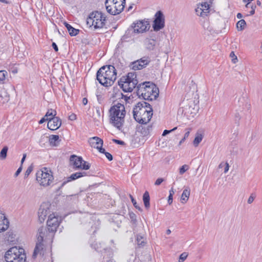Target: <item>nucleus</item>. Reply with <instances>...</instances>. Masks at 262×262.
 Segmentation results:
<instances>
[{"label":"nucleus","instance_id":"f8f14e48","mask_svg":"<svg viewBox=\"0 0 262 262\" xmlns=\"http://www.w3.org/2000/svg\"><path fill=\"white\" fill-rule=\"evenodd\" d=\"M51 204L49 202L42 203L38 209V216L40 223L44 222L47 216L51 213Z\"/></svg>","mask_w":262,"mask_h":262},{"label":"nucleus","instance_id":"4be33fe9","mask_svg":"<svg viewBox=\"0 0 262 262\" xmlns=\"http://www.w3.org/2000/svg\"><path fill=\"white\" fill-rule=\"evenodd\" d=\"M190 193V190L188 187L186 188L183 191L181 197V201L183 204H185L188 201Z\"/></svg>","mask_w":262,"mask_h":262},{"label":"nucleus","instance_id":"5701e85b","mask_svg":"<svg viewBox=\"0 0 262 262\" xmlns=\"http://www.w3.org/2000/svg\"><path fill=\"white\" fill-rule=\"evenodd\" d=\"M156 40L154 39L146 38L145 40V44L148 49L152 50L156 46Z\"/></svg>","mask_w":262,"mask_h":262},{"label":"nucleus","instance_id":"338daca9","mask_svg":"<svg viewBox=\"0 0 262 262\" xmlns=\"http://www.w3.org/2000/svg\"><path fill=\"white\" fill-rule=\"evenodd\" d=\"M132 6H130V7H129L128 9H132Z\"/></svg>","mask_w":262,"mask_h":262},{"label":"nucleus","instance_id":"2eb2a0df","mask_svg":"<svg viewBox=\"0 0 262 262\" xmlns=\"http://www.w3.org/2000/svg\"><path fill=\"white\" fill-rule=\"evenodd\" d=\"M90 144L92 147L97 148L100 152H104V149L102 148L103 140L97 137H94L90 139Z\"/></svg>","mask_w":262,"mask_h":262},{"label":"nucleus","instance_id":"a211bd4d","mask_svg":"<svg viewBox=\"0 0 262 262\" xmlns=\"http://www.w3.org/2000/svg\"><path fill=\"white\" fill-rule=\"evenodd\" d=\"M209 8V5L207 2H204L199 5L195 11L198 15L204 17L207 15Z\"/></svg>","mask_w":262,"mask_h":262},{"label":"nucleus","instance_id":"a19ab883","mask_svg":"<svg viewBox=\"0 0 262 262\" xmlns=\"http://www.w3.org/2000/svg\"><path fill=\"white\" fill-rule=\"evenodd\" d=\"M112 141L114 143L122 145H125L124 142H123V141H121V140L114 139L112 140Z\"/></svg>","mask_w":262,"mask_h":262},{"label":"nucleus","instance_id":"4c0bfd02","mask_svg":"<svg viewBox=\"0 0 262 262\" xmlns=\"http://www.w3.org/2000/svg\"><path fill=\"white\" fill-rule=\"evenodd\" d=\"M32 169H33V168L32 166H29L28 167L27 169L26 170V171H25V178H27L29 176V174L32 171Z\"/></svg>","mask_w":262,"mask_h":262},{"label":"nucleus","instance_id":"69168bd1","mask_svg":"<svg viewBox=\"0 0 262 262\" xmlns=\"http://www.w3.org/2000/svg\"><path fill=\"white\" fill-rule=\"evenodd\" d=\"M249 4V3H248L246 4V7H248Z\"/></svg>","mask_w":262,"mask_h":262},{"label":"nucleus","instance_id":"dca6fc26","mask_svg":"<svg viewBox=\"0 0 262 262\" xmlns=\"http://www.w3.org/2000/svg\"><path fill=\"white\" fill-rule=\"evenodd\" d=\"M61 125V119L58 117H55L49 119L47 126L49 129L54 130L59 128Z\"/></svg>","mask_w":262,"mask_h":262},{"label":"nucleus","instance_id":"473e14b6","mask_svg":"<svg viewBox=\"0 0 262 262\" xmlns=\"http://www.w3.org/2000/svg\"><path fill=\"white\" fill-rule=\"evenodd\" d=\"M189 169V166L185 164L181 167L179 169V173L180 174H183Z\"/></svg>","mask_w":262,"mask_h":262},{"label":"nucleus","instance_id":"2f4dec72","mask_svg":"<svg viewBox=\"0 0 262 262\" xmlns=\"http://www.w3.org/2000/svg\"><path fill=\"white\" fill-rule=\"evenodd\" d=\"M136 241L137 242V244L140 246H143L145 244L143 239V237L140 235H137Z\"/></svg>","mask_w":262,"mask_h":262},{"label":"nucleus","instance_id":"79ce46f5","mask_svg":"<svg viewBox=\"0 0 262 262\" xmlns=\"http://www.w3.org/2000/svg\"><path fill=\"white\" fill-rule=\"evenodd\" d=\"M164 181L163 178H158L155 182V185H159Z\"/></svg>","mask_w":262,"mask_h":262},{"label":"nucleus","instance_id":"a18cd8bd","mask_svg":"<svg viewBox=\"0 0 262 262\" xmlns=\"http://www.w3.org/2000/svg\"><path fill=\"white\" fill-rule=\"evenodd\" d=\"M230 57H234L235 56V58H233L232 59V61L234 62V63H235L236 62V60H237V57L236 56H235L234 53L233 52H232L230 54Z\"/></svg>","mask_w":262,"mask_h":262},{"label":"nucleus","instance_id":"ddd939ff","mask_svg":"<svg viewBox=\"0 0 262 262\" xmlns=\"http://www.w3.org/2000/svg\"><path fill=\"white\" fill-rule=\"evenodd\" d=\"M155 17L152 28L155 31H158L165 26L164 16L161 11H158L155 14Z\"/></svg>","mask_w":262,"mask_h":262},{"label":"nucleus","instance_id":"a878e982","mask_svg":"<svg viewBox=\"0 0 262 262\" xmlns=\"http://www.w3.org/2000/svg\"><path fill=\"white\" fill-rule=\"evenodd\" d=\"M143 201L145 206V207L146 209H149L150 207V196L148 191H146L143 195Z\"/></svg>","mask_w":262,"mask_h":262},{"label":"nucleus","instance_id":"20e7f679","mask_svg":"<svg viewBox=\"0 0 262 262\" xmlns=\"http://www.w3.org/2000/svg\"><path fill=\"white\" fill-rule=\"evenodd\" d=\"M116 77V70L112 65L104 66L97 73V80L101 85L106 87L112 85Z\"/></svg>","mask_w":262,"mask_h":262},{"label":"nucleus","instance_id":"58836bf2","mask_svg":"<svg viewBox=\"0 0 262 262\" xmlns=\"http://www.w3.org/2000/svg\"><path fill=\"white\" fill-rule=\"evenodd\" d=\"M177 127H174L173 129H171V130H164L163 133V134H162V136H166V135L168 134L169 133L175 130L176 129H177Z\"/></svg>","mask_w":262,"mask_h":262},{"label":"nucleus","instance_id":"603ef678","mask_svg":"<svg viewBox=\"0 0 262 262\" xmlns=\"http://www.w3.org/2000/svg\"><path fill=\"white\" fill-rule=\"evenodd\" d=\"M82 103L83 104V105H86L88 103V99L86 98H83Z\"/></svg>","mask_w":262,"mask_h":262},{"label":"nucleus","instance_id":"f704fd0d","mask_svg":"<svg viewBox=\"0 0 262 262\" xmlns=\"http://www.w3.org/2000/svg\"><path fill=\"white\" fill-rule=\"evenodd\" d=\"M8 75V73L5 70H2V71H0V80L1 81H4L5 78H6V76Z\"/></svg>","mask_w":262,"mask_h":262},{"label":"nucleus","instance_id":"c9c22d12","mask_svg":"<svg viewBox=\"0 0 262 262\" xmlns=\"http://www.w3.org/2000/svg\"><path fill=\"white\" fill-rule=\"evenodd\" d=\"M129 197L131 199V201H132V202L133 203L134 207L138 209L140 211H142V209L141 208H140V207L138 205L137 203L136 202V200L134 199V198L133 197V196L132 195H129Z\"/></svg>","mask_w":262,"mask_h":262},{"label":"nucleus","instance_id":"9d476101","mask_svg":"<svg viewBox=\"0 0 262 262\" xmlns=\"http://www.w3.org/2000/svg\"><path fill=\"white\" fill-rule=\"evenodd\" d=\"M70 162L75 169L88 170L90 167V164L84 161L81 157L72 155L70 157Z\"/></svg>","mask_w":262,"mask_h":262},{"label":"nucleus","instance_id":"72a5a7b5","mask_svg":"<svg viewBox=\"0 0 262 262\" xmlns=\"http://www.w3.org/2000/svg\"><path fill=\"white\" fill-rule=\"evenodd\" d=\"M188 254L187 252L182 253L179 257V262H183L187 258Z\"/></svg>","mask_w":262,"mask_h":262},{"label":"nucleus","instance_id":"6e6552de","mask_svg":"<svg viewBox=\"0 0 262 262\" xmlns=\"http://www.w3.org/2000/svg\"><path fill=\"white\" fill-rule=\"evenodd\" d=\"M105 17L100 12H93L87 18L86 23L90 27L94 26L95 29L102 28L105 24Z\"/></svg>","mask_w":262,"mask_h":262},{"label":"nucleus","instance_id":"13d9d810","mask_svg":"<svg viewBox=\"0 0 262 262\" xmlns=\"http://www.w3.org/2000/svg\"><path fill=\"white\" fill-rule=\"evenodd\" d=\"M237 17L238 18V19H240V18H242L243 17V15L240 13H237Z\"/></svg>","mask_w":262,"mask_h":262},{"label":"nucleus","instance_id":"1a4fd4ad","mask_svg":"<svg viewBox=\"0 0 262 262\" xmlns=\"http://www.w3.org/2000/svg\"><path fill=\"white\" fill-rule=\"evenodd\" d=\"M55 233V232L51 231L48 227H41L38 230L37 239L39 242H52Z\"/></svg>","mask_w":262,"mask_h":262},{"label":"nucleus","instance_id":"e433bc0d","mask_svg":"<svg viewBox=\"0 0 262 262\" xmlns=\"http://www.w3.org/2000/svg\"><path fill=\"white\" fill-rule=\"evenodd\" d=\"M190 129H187V132L185 133L184 137L179 142V145H181V144L185 140V139L188 137L190 134Z\"/></svg>","mask_w":262,"mask_h":262},{"label":"nucleus","instance_id":"0e129e2a","mask_svg":"<svg viewBox=\"0 0 262 262\" xmlns=\"http://www.w3.org/2000/svg\"><path fill=\"white\" fill-rule=\"evenodd\" d=\"M256 3H257V5L258 6H260L261 5V3L259 1H257Z\"/></svg>","mask_w":262,"mask_h":262},{"label":"nucleus","instance_id":"09e8293b","mask_svg":"<svg viewBox=\"0 0 262 262\" xmlns=\"http://www.w3.org/2000/svg\"><path fill=\"white\" fill-rule=\"evenodd\" d=\"M46 121H49V119H47L45 117H44L39 121V124H42L44 122H45Z\"/></svg>","mask_w":262,"mask_h":262},{"label":"nucleus","instance_id":"7c9ffc66","mask_svg":"<svg viewBox=\"0 0 262 262\" xmlns=\"http://www.w3.org/2000/svg\"><path fill=\"white\" fill-rule=\"evenodd\" d=\"M8 147L7 146H4L0 152V159L5 160L7 157Z\"/></svg>","mask_w":262,"mask_h":262},{"label":"nucleus","instance_id":"680f3d73","mask_svg":"<svg viewBox=\"0 0 262 262\" xmlns=\"http://www.w3.org/2000/svg\"><path fill=\"white\" fill-rule=\"evenodd\" d=\"M170 233H171V231H170V229H167V230H166V233H167V234H169Z\"/></svg>","mask_w":262,"mask_h":262},{"label":"nucleus","instance_id":"f3484780","mask_svg":"<svg viewBox=\"0 0 262 262\" xmlns=\"http://www.w3.org/2000/svg\"><path fill=\"white\" fill-rule=\"evenodd\" d=\"M149 61L145 58H141L134 62H133L131 64V68L134 70H139L145 67L148 64Z\"/></svg>","mask_w":262,"mask_h":262},{"label":"nucleus","instance_id":"39448f33","mask_svg":"<svg viewBox=\"0 0 262 262\" xmlns=\"http://www.w3.org/2000/svg\"><path fill=\"white\" fill-rule=\"evenodd\" d=\"M5 258L7 262H25L26 255L23 248L13 247L6 252Z\"/></svg>","mask_w":262,"mask_h":262},{"label":"nucleus","instance_id":"c03bdc74","mask_svg":"<svg viewBox=\"0 0 262 262\" xmlns=\"http://www.w3.org/2000/svg\"><path fill=\"white\" fill-rule=\"evenodd\" d=\"M224 166H225L224 172L227 173L228 172V171L229 170V164L227 162H226V163H225Z\"/></svg>","mask_w":262,"mask_h":262},{"label":"nucleus","instance_id":"cd10ccee","mask_svg":"<svg viewBox=\"0 0 262 262\" xmlns=\"http://www.w3.org/2000/svg\"><path fill=\"white\" fill-rule=\"evenodd\" d=\"M203 135L199 133H196L195 137L193 140V143L194 146L196 147L198 146L199 143L202 141L203 139Z\"/></svg>","mask_w":262,"mask_h":262},{"label":"nucleus","instance_id":"de8ad7c7","mask_svg":"<svg viewBox=\"0 0 262 262\" xmlns=\"http://www.w3.org/2000/svg\"><path fill=\"white\" fill-rule=\"evenodd\" d=\"M52 46L56 52L58 51V47L55 42L52 43Z\"/></svg>","mask_w":262,"mask_h":262},{"label":"nucleus","instance_id":"bf43d9fd","mask_svg":"<svg viewBox=\"0 0 262 262\" xmlns=\"http://www.w3.org/2000/svg\"><path fill=\"white\" fill-rule=\"evenodd\" d=\"M224 164L225 163L224 162H221L219 165V168H222L223 166H224Z\"/></svg>","mask_w":262,"mask_h":262},{"label":"nucleus","instance_id":"052dcab7","mask_svg":"<svg viewBox=\"0 0 262 262\" xmlns=\"http://www.w3.org/2000/svg\"><path fill=\"white\" fill-rule=\"evenodd\" d=\"M253 0H243V2L244 3H246V2H248V3H250L251 2H252Z\"/></svg>","mask_w":262,"mask_h":262},{"label":"nucleus","instance_id":"4d7b16f0","mask_svg":"<svg viewBox=\"0 0 262 262\" xmlns=\"http://www.w3.org/2000/svg\"><path fill=\"white\" fill-rule=\"evenodd\" d=\"M26 158V154H24L23 155V157L21 160V163L23 164V162H24V161L25 160V159Z\"/></svg>","mask_w":262,"mask_h":262},{"label":"nucleus","instance_id":"bb28decb","mask_svg":"<svg viewBox=\"0 0 262 262\" xmlns=\"http://www.w3.org/2000/svg\"><path fill=\"white\" fill-rule=\"evenodd\" d=\"M59 140V136L58 135H52L49 138V142L52 146H57V143Z\"/></svg>","mask_w":262,"mask_h":262},{"label":"nucleus","instance_id":"423d86ee","mask_svg":"<svg viewBox=\"0 0 262 262\" xmlns=\"http://www.w3.org/2000/svg\"><path fill=\"white\" fill-rule=\"evenodd\" d=\"M36 180L43 187L50 186L54 180L52 172L46 167L42 168L36 173Z\"/></svg>","mask_w":262,"mask_h":262},{"label":"nucleus","instance_id":"c85d7f7f","mask_svg":"<svg viewBox=\"0 0 262 262\" xmlns=\"http://www.w3.org/2000/svg\"><path fill=\"white\" fill-rule=\"evenodd\" d=\"M246 23L245 20L241 19L236 24V28L238 31H242L245 29Z\"/></svg>","mask_w":262,"mask_h":262},{"label":"nucleus","instance_id":"3c124183","mask_svg":"<svg viewBox=\"0 0 262 262\" xmlns=\"http://www.w3.org/2000/svg\"><path fill=\"white\" fill-rule=\"evenodd\" d=\"M21 170H22V167H21V166H20V167H19L18 168V169L16 171V172L15 173V176H17L20 173V172H21Z\"/></svg>","mask_w":262,"mask_h":262},{"label":"nucleus","instance_id":"f257e3e1","mask_svg":"<svg viewBox=\"0 0 262 262\" xmlns=\"http://www.w3.org/2000/svg\"><path fill=\"white\" fill-rule=\"evenodd\" d=\"M138 80L134 72H129L126 76H123L118 81L119 85L125 92H131L137 86V94L144 100H155L159 96V89L152 82H145L137 85Z\"/></svg>","mask_w":262,"mask_h":262},{"label":"nucleus","instance_id":"ea45409f","mask_svg":"<svg viewBox=\"0 0 262 262\" xmlns=\"http://www.w3.org/2000/svg\"><path fill=\"white\" fill-rule=\"evenodd\" d=\"M102 153L105 154L106 157L107 158V159L109 161H112L113 160V156L110 153H109L108 152H106L105 150H104V152H102Z\"/></svg>","mask_w":262,"mask_h":262},{"label":"nucleus","instance_id":"49530a36","mask_svg":"<svg viewBox=\"0 0 262 262\" xmlns=\"http://www.w3.org/2000/svg\"><path fill=\"white\" fill-rule=\"evenodd\" d=\"M69 118L70 120H75L76 119V115L74 114H72L69 116Z\"/></svg>","mask_w":262,"mask_h":262},{"label":"nucleus","instance_id":"412c9836","mask_svg":"<svg viewBox=\"0 0 262 262\" xmlns=\"http://www.w3.org/2000/svg\"><path fill=\"white\" fill-rule=\"evenodd\" d=\"M43 242L37 241L35 248L34 250L33 257H36L38 254H41V252L43 250V245L42 244Z\"/></svg>","mask_w":262,"mask_h":262},{"label":"nucleus","instance_id":"b1692460","mask_svg":"<svg viewBox=\"0 0 262 262\" xmlns=\"http://www.w3.org/2000/svg\"><path fill=\"white\" fill-rule=\"evenodd\" d=\"M140 132L143 136L148 135L152 129L151 125H147V126H140L139 127Z\"/></svg>","mask_w":262,"mask_h":262},{"label":"nucleus","instance_id":"aec40b11","mask_svg":"<svg viewBox=\"0 0 262 262\" xmlns=\"http://www.w3.org/2000/svg\"><path fill=\"white\" fill-rule=\"evenodd\" d=\"M87 175V172L85 171H81V172H77L74 173H72L70 177H69L68 178V180L66 182H64L63 183V184H65L67 182H70L72 180H75L77 179H78L79 178L85 176Z\"/></svg>","mask_w":262,"mask_h":262},{"label":"nucleus","instance_id":"4468645a","mask_svg":"<svg viewBox=\"0 0 262 262\" xmlns=\"http://www.w3.org/2000/svg\"><path fill=\"white\" fill-rule=\"evenodd\" d=\"M60 221V218L58 215H56L54 213L50 214L47 222V227L50 229L51 231L56 232Z\"/></svg>","mask_w":262,"mask_h":262},{"label":"nucleus","instance_id":"6ab92c4d","mask_svg":"<svg viewBox=\"0 0 262 262\" xmlns=\"http://www.w3.org/2000/svg\"><path fill=\"white\" fill-rule=\"evenodd\" d=\"M9 223L3 213L0 211V232L6 230L9 227Z\"/></svg>","mask_w":262,"mask_h":262},{"label":"nucleus","instance_id":"6e6d98bb","mask_svg":"<svg viewBox=\"0 0 262 262\" xmlns=\"http://www.w3.org/2000/svg\"><path fill=\"white\" fill-rule=\"evenodd\" d=\"M174 193V192L173 191V189L172 188L170 190H169V195H171L172 196H173V194Z\"/></svg>","mask_w":262,"mask_h":262},{"label":"nucleus","instance_id":"8fccbe9b","mask_svg":"<svg viewBox=\"0 0 262 262\" xmlns=\"http://www.w3.org/2000/svg\"><path fill=\"white\" fill-rule=\"evenodd\" d=\"M172 203V196L171 195H169L168 199V203L170 205Z\"/></svg>","mask_w":262,"mask_h":262},{"label":"nucleus","instance_id":"37998d69","mask_svg":"<svg viewBox=\"0 0 262 262\" xmlns=\"http://www.w3.org/2000/svg\"><path fill=\"white\" fill-rule=\"evenodd\" d=\"M254 199H255V197L252 196V195H251L248 199V201H247L248 203L249 204H251L253 202Z\"/></svg>","mask_w":262,"mask_h":262},{"label":"nucleus","instance_id":"c756f323","mask_svg":"<svg viewBox=\"0 0 262 262\" xmlns=\"http://www.w3.org/2000/svg\"><path fill=\"white\" fill-rule=\"evenodd\" d=\"M56 115V111L53 109L49 110L46 114L45 117L50 119V118H53L55 117Z\"/></svg>","mask_w":262,"mask_h":262},{"label":"nucleus","instance_id":"864d4df0","mask_svg":"<svg viewBox=\"0 0 262 262\" xmlns=\"http://www.w3.org/2000/svg\"><path fill=\"white\" fill-rule=\"evenodd\" d=\"M0 2L2 3L8 4L10 3V2L7 0H0Z\"/></svg>","mask_w":262,"mask_h":262},{"label":"nucleus","instance_id":"f03ea898","mask_svg":"<svg viewBox=\"0 0 262 262\" xmlns=\"http://www.w3.org/2000/svg\"><path fill=\"white\" fill-rule=\"evenodd\" d=\"M133 113L137 122L142 124H146L152 116V108L149 103L145 101L140 102L135 106Z\"/></svg>","mask_w":262,"mask_h":262},{"label":"nucleus","instance_id":"7ed1b4c3","mask_svg":"<svg viewBox=\"0 0 262 262\" xmlns=\"http://www.w3.org/2000/svg\"><path fill=\"white\" fill-rule=\"evenodd\" d=\"M110 123L119 130H122L124 123L126 111L123 104L117 103L109 110Z\"/></svg>","mask_w":262,"mask_h":262},{"label":"nucleus","instance_id":"5fc2aeb1","mask_svg":"<svg viewBox=\"0 0 262 262\" xmlns=\"http://www.w3.org/2000/svg\"><path fill=\"white\" fill-rule=\"evenodd\" d=\"M254 13H255V9H254V8L252 7V10L250 12V15H252L254 14Z\"/></svg>","mask_w":262,"mask_h":262},{"label":"nucleus","instance_id":"9b49d317","mask_svg":"<svg viewBox=\"0 0 262 262\" xmlns=\"http://www.w3.org/2000/svg\"><path fill=\"white\" fill-rule=\"evenodd\" d=\"M132 27L133 28L135 33H143L148 31L150 27L149 21L147 20H140L134 23Z\"/></svg>","mask_w":262,"mask_h":262},{"label":"nucleus","instance_id":"393cba45","mask_svg":"<svg viewBox=\"0 0 262 262\" xmlns=\"http://www.w3.org/2000/svg\"><path fill=\"white\" fill-rule=\"evenodd\" d=\"M64 25L68 30L71 36H75L78 34L79 30L72 27L70 24L66 22H64Z\"/></svg>","mask_w":262,"mask_h":262},{"label":"nucleus","instance_id":"e2e57ef3","mask_svg":"<svg viewBox=\"0 0 262 262\" xmlns=\"http://www.w3.org/2000/svg\"><path fill=\"white\" fill-rule=\"evenodd\" d=\"M12 72L14 74L17 73V69L13 70Z\"/></svg>","mask_w":262,"mask_h":262},{"label":"nucleus","instance_id":"0eeeda50","mask_svg":"<svg viewBox=\"0 0 262 262\" xmlns=\"http://www.w3.org/2000/svg\"><path fill=\"white\" fill-rule=\"evenodd\" d=\"M125 0H106L105 5L106 11L112 15L120 14L124 9Z\"/></svg>","mask_w":262,"mask_h":262}]
</instances>
